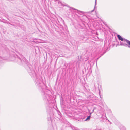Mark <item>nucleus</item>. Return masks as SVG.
Segmentation results:
<instances>
[{
  "label": "nucleus",
  "mask_w": 130,
  "mask_h": 130,
  "mask_svg": "<svg viewBox=\"0 0 130 130\" xmlns=\"http://www.w3.org/2000/svg\"><path fill=\"white\" fill-rule=\"evenodd\" d=\"M103 23H104V24L107 27L108 26V25L106 24V23L105 22H103Z\"/></svg>",
  "instance_id": "nucleus-15"
},
{
  "label": "nucleus",
  "mask_w": 130,
  "mask_h": 130,
  "mask_svg": "<svg viewBox=\"0 0 130 130\" xmlns=\"http://www.w3.org/2000/svg\"><path fill=\"white\" fill-rule=\"evenodd\" d=\"M121 45V46H123L125 47H127V46H128V47H129V45L128 44H125V43H124L123 42H120V44L119 45Z\"/></svg>",
  "instance_id": "nucleus-7"
},
{
  "label": "nucleus",
  "mask_w": 130,
  "mask_h": 130,
  "mask_svg": "<svg viewBox=\"0 0 130 130\" xmlns=\"http://www.w3.org/2000/svg\"><path fill=\"white\" fill-rule=\"evenodd\" d=\"M90 117H91V115H90L88 116L87 118L85 119V121H89L90 119Z\"/></svg>",
  "instance_id": "nucleus-9"
},
{
  "label": "nucleus",
  "mask_w": 130,
  "mask_h": 130,
  "mask_svg": "<svg viewBox=\"0 0 130 130\" xmlns=\"http://www.w3.org/2000/svg\"><path fill=\"white\" fill-rule=\"evenodd\" d=\"M60 100L62 102L63 101V98H62L61 97L60 98Z\"/></svg>",
  "instance_id": "nucleus-16"
},
{
  "label": "nucleus",
  "mask_w": 130,
  "mask_h": 130,
  "mask_svg": "<svg viewBox=\"0 0 130 130\" xmlns=\"http://www.w3.org/2000/svg\"><path fill=\"white\" fill-rule=\"evenodd\" d=\"M96 1H97V0H95L94 8V9L93 10H92L91 11V12H93V11H94V9L95 8V6H96Z\"/></svg>",
  "instance_id": "nucleus-12"
},
{
  "label": "nucleus",
  "mask_w": 130,
  "mask_h": 130,
  "mask_svg": "<svg viewBox=\"0 0 130 130\" xmlns=\"http://www.w3.org/2000/svg\"><path fill=\"white\" fill-rule=\"evenodd\" d=\"M36 82L37 85L41 87L42 85L43 87H46L45 85L42 82V79L41 77H40L39 79L37 78L36 80Z\"/></svg>",
  "instance_id": "nucleus-2"
},
{
  "label": "nucleus",
  "mask_w": 130,
  "mask_h": 130,
  "mask_svg": "<svg viewBox=\"0 0 130 130\" xmlns=\"http://www.w3.org/2000/svg\"><path fill=\"white\" fill-rule=\"evenodd\" d=\"M59 56H60V55H59Z\"/></svg>",
  "instance_id": "nucleus-23"
},
{
  "label": "nucleus",
  "mask_w": 130,
  "mask_h": 130,
  "mask_svg": "<svg viewBox=\"0 0 130 130\" xmlns=\"http://www.w3.org/2000/svg\"><path fill=\"white\" fill-rule=\"evenodd\" d=\"M56 63H55V67H56Z\"/></svg>",
  "instance_id": "nucleus-19"
},
{
  "label": "nucleus",
  "mask_w": 130,
  "mask_h": 130,
  "mask_svg": "<svg viewBox=\"0 0 130 130\" xmlns=\"http://www.w3.org/2000/svg\"><path fill=\"white\" fill-rule=\"evenodd\" d=\"M42 95L43 99L46 101L47 104H50L52 103V97L51 96V92L47 89H43L42 87Z\"/></svg>",
  "instance_id": "nucleus-1"
},
{
  "label": "nucleus",
  "mask_w": 130,
  "mask_h": 130,
  "mask_svg": "<svg viewBox=\"0 0 130 130\" xmlns=\"http://www.w3.org/2000/svg\"><path fill=\"white\" fill-rule=\"evenodd\" d=\"M57 113L60 116V115L59 114V113H60L59 112H58L57 110Z\"/></svg>",
  "instance_id": "nucleus-18"
},
{
  "label": "nucleus",
  "mask_w": 130,
  "mask_h": 130,
  "mask_svg": "<svg viewBox=\"0 0 130 130\" xmlns=\"http://www.w3.org/2000/svg\"><path fill=\"white\" fill-rule=\"evenodd\" d=\"M50 109H52V108H51V107L50 108Z\"/></svg>",
  "instance_id": "nucleus-21"
},
{
  "label": "nucleus",
  "mask_w": 130,
  "mask_h": 130,
  "mask_svg": "<svg viewBox=\"0 0 130 130\" xmlns=\"http://www.w3.org/2000/svg\"><path fill=\"white\" fill-rule=\"evenodd\" d=\"M57 21H58V22H59V21H58L57 20Z\"/></svg>",
  "instance_id": "nucleus-26"
},
{
  "label": "nucleus",
  "mask_w": 130,
  "mask_h": 130,
  "mask_svg": "<svg viewBox=\"0 0 130 130\" xmlns=\"http://www.w3.org/2000/svg\"><path fill=\"white\" fill-rule=\"evenodd\" d=\"M23 61V60H22L19 57H18V63L19 64H22Z\"/></svg>",
  "instance_id": "nucleus-6"
},
{
  "label": "nucleus",
  "mask_w": 130,
  "mask_h": 130,
  "mask_svg": "<svg viewBox=\"0 0 130 130\" xmlns=\"http://www.w3.org/2000/svg\"><path fill=\"white\" fill-rule=\"evenodd\" d=\"M94 109H93V110H92V112H91L90 113V115H91V114L92 113H93L94 111Z\"/></svg>",
  "instance_id": "nucleus-17"
},
{
  "label": "nucleus",
  "mask_w": 130,
  "mask_h": 130,
  "mask_svg": "<svg viewBox=\"0 0 130 130\" xmlns=\"http://www.w3.org/2000/svg\"><path fill=\"white\" fill-rule=\"evenodd\" d=\"M62 29H62V28H61V29H60V30H61V31H62Z\"/></svg>",
  "instance_id": "nucleus-20"
},
{
  "label": "nucleus",
  "mask_w": 130,
  "mask_h": 130,
  "mask_svg": "<svg viewBox=\"0 0 130 130\" xmlns=\"http://www.w3.org/2000/svg\"><path fill=\"white\" fill-rule=\"evenodd\" d=\"M121 130H126V128L124 127H123L121 129Z\"/></svg>",
  "instance_id": "nucleus-13"
},
{
  "label": "nucleus",
  "mask_w": 130,
  "mask_h": 130,
  "mask_svg": "<svg viewBox=\"0 0 130 130\" xmlns=\"http://www.w3.org/2000/svg\"><path fill=\"white\" fill-rule=\"evenodd\" d=\"M31 72L32 73V76H36V74L34 71L32 70L31 71Z\"/></svg>",
  "instance_id": "nucleus-10"
},
{
  "label": "nucleus",
  "mask_w": 130,
  "mask_h": 130,
  "mask_svg": "<svg viewBox=\"0 0 130 130\" xmlns=\"http://www.w3.org/2000/svg\"><path fill=\"white\" fill-rule=\"evenodd\" d=\"M117 37L120 40H121L122 41H126L127 44L129 45V47L130 48V41L125 39L123 38L121 36L119 35H118Z\"/></svg>",
  "instance_id": "nucleus-3"
},
{
  "label": "nucleus",
  "mask_w": 130,
  "mask_h": 130,
  "mask_svg": "<svg viewBox=\"0 0 130 130\" xmlns=\"http://www.w3.org/2000/svg\"><path fill=\"white\" fill-rule=\"evenodd\" d=\"M72 9H73L74 10H76V9H75L73 8H72Z\"/></svg>",
  "instance_id": "nucleus-22"
},
{
  "label": "nucleus",
  "mask_w": 130,
  "mask_h": 130,
  "mask_svg": "<svg viewBox=\"0 0 130 130\" xmlns=\"http://www.w3.org/2000/svg\"><path fill=\"white\" fill-rule=\"evenodd\" d=\"M57 53H62V52L61 51H58L57 50Z\"/></svg>",
  "instance_id": "nucleus-14"
},
{
  "label": "nucleus",
  "mask_w": 130,
  "mask_h": 130,
  "mask_svg": "<svg viewBox=\"0 0 130 130\" xmlns=\"http://www.w3.org/2000/svg\"><path fill=\"white\" fill-rule=\"evenodd\" d=\"M59 118L60 120V119L59 118Z\"/></svg>",
  "instance_id": "nucleus-24"
},
{
  "label": "nucleus",
  "mask_w": 130,
  "mask_h": 130,
  "mask_svg": "<svg viewBox=\"0 0 130 130\" xmlns=\"http://www.w3.org/2000/svg\"><path fill=\"white\" fill-rule=\"evenodd\" d=\"M100 91H99V93H100Z\"/></svg>",
  "instance_id": "nucleus-29"
},
{
  "label": "nucleus",
  "mask_w": 130,
  "mask_h": 130,
  "mask_svg": "<svg viewBox=\"0 0 130 130\" xmlns=\"http://www.w3.org/2000/svg\"><path fill=\"white\" fill-rule=\"evenodd\" d=\"M57 81V79H56V82Z\"/></svg>",
  "instance_id": "nucleus-25"
},
{
  "label": "nucleus",
  "mask_w": 130,
  "mask_h": 130,
  "mask_svg": "<svg viewBox=\"0 0 130 130\" xmlns=\"http://www.w3.org/2000/svg\"><path fill=\"white\" fill-rule=\"evenodd\" d=\"M58 2V4L57 5L59 7L61 8L63 6H64V5H63L61 2L59 1V0H57Z\"/></svg>",
  "instance_id": "nucleus-8"
},
{
  "label": "nucleus",
  "mask_w": 130,
  "mask_h": 130,
  "mask_svg": "<svg viewBox=\"0 0 130 130\" xmlns=\"http://www.w3.org/2000/svg\"><path fill=\"white\" fill-rule=\"evenodd\" d=\"M49 115L47 117V120L48 121H50L51 122L52 124L53 125V122L52 121V119H51V114L52 113V111L51 110V111H49Z\"/></svg>",
  "instance_id": "nucleus-4"
},
{
  "label": "nucleus",
  "mask_w": 130,
  "mask_h": 130,
  "mask_svg": "<svg viewBox=\"0 0 130 130\" xmlns=\"http://www.w3.org/2000/svg\"><path fill=\"white\" fill-rule=\"evenodd\" d=\"M10 24L12 25V24Z\"/></svg>",
  "instance_id": "nucleus-28"
},
{
  "label": "nucleus",
  "mask_w": 130,
  "mask_h": 130,
  "mask_svg": "<svg viewBox=\"0 0 130 130\" xmlns=\"http://www.w3.org/2000/svg\"><path fill=\"white\" fill-rule=\"evenodd\" d=\"M69 125L70 126V127L72 130H79V129L77 127H75L72 125L70 123H69Z\"/></svg>",
  "instance_id": "nucleus-5"
},
{
  "label": "nucleus",
  "mask_w": 130,
  "mask_h": 130,
  "mask_svg": "<svg viewBox=\"0 0 130 130\" xmlns=\"http://www.w3.org/2000/svg\"><path fill=\"white\" fill-rule=\"evenodd\" d=\"M30 75H31V74L30 73Z\"/></svg>",
  "instance_id": "nucleus-27"
},
{
  "label": "nucleus",
  "mask_w": 130,
  "mask_h": 130,
  "mask_svg": "<svg viewBox=\"0 0 130 130\" xmlns=\"http://www.w3.org/2000/svg\"><path fill=\"white\" fill-rule=\"evenodd\" d=\"M53 107L54 109H55L56 110H57V105L56 104L55 105H54L53 106Z\"/></svg>",
  "instance_id": "nucleus-11"
}]
</instances>
